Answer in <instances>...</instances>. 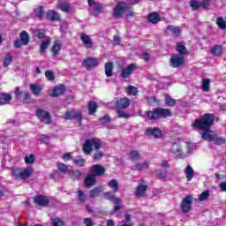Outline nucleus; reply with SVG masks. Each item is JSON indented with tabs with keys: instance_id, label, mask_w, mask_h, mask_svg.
<instances>
[{
	"instance_id": "nucleus-1",
	"label": "nucleus",
	"mask_w": 226,
	"mask_h": 226,
	"mask_svg": "<svg viewBox=\"0 0 226 226\" xmlns=\"http://www.w3.org/2000/svg\"><path fill=\"white\" fill-rule=\"evenodd\" d=\"M215 114L206 113L200 118L195 119L192 123V130H200L202 132L201 137L207 142H213L216 132L211 130V126L215 124Z\"/></svg>"
},
{
	"instance_id": "nucleus-2",
	"label": "nucleus",
	"mask_w": 226,
	"mask_h": 226,
	"mask_svg": "<svg viewBox=\"0 0 226 226\" xmlns=\"http://www.w3.org/2000/svg\"><path fill=\"white\" fill-rule=\"evenodd\" d=\"M147 117L150 121H158V119H167L172 117V111L169 109L155 108L147 112Z\"/></svg>"
},
{
	"instance_id": "nucleus-3",
	"label": "nucleus",
	"mask_w": 226,
	"mask_h": 226,
	"mask_svg": "<svg viewBox=\"0 0 226 226\" xmlns=\"http://www.w3.org/2000/svg\"><path fill=\"white\" fill-rule=\"evenodd\" d=\"M102 146L103 142L98 138L87 139L82 146V151L85 154L89 155L93 153V149H101Z\"/></svg>"
},
{
	"instance_id": "nucleus-4",
	"label": "nucleus",
	"mask_w": 226,
	"mask_h": 226,
	"mask_svg": "<svg viewBox=\"0 0 226 226\" xmlns=\"http://www.w3.org/2000/svg\"><path fill=\"white\" fill-rule=\"evenodd\" d=\"M63 119H65L66 121H72V119H76L78 125L82 126V111L79 109H73L65 111V113L63 115Z\"/></svg>"
},
{
	"instance_id": "nucleus-5",
	"label": "nucleus",
	"mask_w": 226,
	"mask_h": 226,
	"mask_svg": "<svg viewBox=\"0 0 226 226\" xmlns=\"http://www.w3.org/2000/svg\"><path fill=\"white\" fill-rule=\"evenodd\" d=\"M35 116L41 123H44L45 124H52V116L50 115V112L43 109H37Z\"/></svg>"
},
{
	"instance_id": "nucleus-6",
	"label": "nucleus",
	"mask_w": 226,
	"mask_h": 226,
	"mask_svg": "<svg viewBox=\"0 0 226 226\" xmlns=\"http://www.w3.org/2000/svg\"><path fill=\"white\" fill-rule=\"evenodd\" d=\"M133 102L130 100L128 97H122L116 101L115 102V109H117V110H124L132 105Z\"/></svg>"
},
{
	"instance_id": "nucleus-7",
	"label": "nucleus",
	"mask_w": 226,
	"mask_h": 226,
	"mask_svg": "<svg viewBox=\"0 0 226 226\" xmlns=\"http://www.w3.org/2000/svg\"><path fill=\"white\" fill-rule=\"evenodd\" d=\"M185 63L186 59H185V56L177 54L173 55L170 60L171 68H179V66H183Z\"/></svg>"
},
{
	"instance_id": "nucleus-8",
	"label": "nucleus",
	"mask_w": 226,
	"mask_h": 226,
	"mask_svg": "<svg viewBox=\"0 0 226 226\" xmlns=\"http://www.w3.org/2000/svg\"><path fill=\"white\" fill-rule=\"evenodd\" d=\"M128 10L126 6V3L124 2H118L116 7L113 10V17L114 19H121L123 14Z\"/></svg>"
},
{
	"instance_id": "nucleus-9",
	"label": "nucleus",
	"mask_w": 226,
	"mask_h": 226,
	"mask_svg": "<svg viewBox=\"0 0 226 226\" xmlns=\"http://www.w3.org/2000/svg\"><path fill=\"white\" fill-rule=\"evenodd\" d=\"M89 172L95 177H102V176H105L107 170L102 164H94L89 168Z\"/></svg>"
},
{
	"instance_id": "nucleus-10",
	"label": "nucleus",
	"mask_w": 226,
	"mask_h": 226,
	"mask_svg": "<svg viewBox=\"0 0 226 226\" xmlns=\"http://www.w3.org/2000/svg\"><path fill=\"white\" fill-rule=\"evenodd\" d=\"M192 204H193V197L189 194L181 202V209L184 215L192 211Z\"/></svg>"
},
{
	"instance_id": "nucleus-11",
	"label": "nucleus",
	"mask_w": 226,
	"mask_h": 226,
	"mask_svg": "<svg viewBox=\"0 0 226 226\" xmlns=\"http://www.w3.org/2000/svg\"><path fill=\"white\" fill-rule=\"evenodd\" d=\"M83 66L87 70H93L100 64V61L96 57L88 56L83 60Z\"/></svg>"
},
{
	"instance_id": "nucleus-12",
	"label": "nucleus",
	"mask_w": 226,
	"mask_h": 226,
	"mask_svg": "<svg viewBox=\"0 0 226 226\" xmlns=\"http://www.w3.org/2000/svg\"><path fill=\"white\" fill-rule=\"evenodd\" d=\"M145 135L154 137V139H162L163 132H162V129L158 127H148L145 132Z\"/></svg>"
},
{
	"instance_id": "nucleus-13",
	"label": "nucleus",
	"mask_w": 226,
	"mask_h": 226,
	"mask_svg": "<svg viewBox=\"0 0 226 226\" xmlns=\"http://www.w3.org/2000/svg\"><path fill=\"white\" fill-rule=\"evenodd\" d=\"M137 70V64H130L125 68L121 70V77L122 79H128L131 75L133 74V72Z\"/></svg>"
},
{
	"instance_id": "nucleus-14",
	"label": "nucleus",
	"mask_w": 226,
	"mask_h": 226,
	"mask_svg": "<svg viewBox=\"0 0 226 226\" xmlns=\"http://www.w3.org/2000/svg\"><path fill=\"white\" fill-rule=\"evenodd\" d=\"M34 202L36 204V206H40L41 207H47L49 204H50V200H49V198L44 195H37L34 198Z\"/></svg>"
},
{
	"instance_id": "nucleus-15",
	"label": "nucleus",
	"mask_w": 226,
	"mask_h": 226,
	"mask_svg": "<svg viewBox=\"0 0 226 226\" xmlns=\"http://www.w3.org/2000/svg\"><path fill=\"white\" fill-rule=\"evenodd\" d=\"M66 91V88L64 87V85H60L58 87H55L52 89V92L50 94V96L52 98H58V96H63Z\"/></svg>"
},
{
	"instance_id": "nucleus-16",
	"label": "nucleus",
	"mask_w": 226,
	"mask_h": 226,
	"mask_svg": "<svg viewBox=\"0 0 226 226\" xmlns=\"http://www.w3.org/2000/svg\"><path fill=\"white\" fill-rule=\"evenodd\" d=\"M61 47H63V41L56 40L54 41V44L51 48V52L54 57H57L61 52Z\"/></svg>"
},
{
	"instance_id": "nucleus-17",
	"label": "nucleus",
	"mask_w": 226,
	"mask_h": 226,
	"mask_svg": "<svg viewBox=\"0 0 226 226\" xmlns=\"http://www.w3.org/2000/svg\"><path fill=\"white\" fill-rule=\"evenodd\" d=\"M47 15L48 20H50L51 22H60L61 20V14L54 10H49Z\"/></svg>"
},
{
	"instance_id": "nucleus-18",
	"label": "nucleus",
	"mask_w": 226,
	"mask_h": 226,
	"mask_svg": "<svg viewBox=\"0 0 226 226\" xmlns=\"http://www.w3.org/2000/svg\"><path fill=\"white\" fill-rule=\"evenodd\" d=\"M34 170L33 168H26L21 170L19 175V179L26 181V179H29L31 176H33Z\"/></svg>"
},
{
	"instance_id": "nucleus-19",
	"label": "nucleus",
	"mask_w": 226,
	"mask_h": 226,
	"mask_svg": "<svg viewBox=\"0 0 226 226\" xmlns=\"http://www.w3.org/2000/svg\"><path fill=\"white\" fill-rule=\"evenodd\" d=\"M96 184V177L93 175V173H90L87 175L84 180V185L87 188H89L90 186H93Z\"/></svg>"
},
{
	"instance_id": "nucleus-20",
	"label": "nucleus",
	"mask_w": 226,
	"mask_h": 226,
	"mask_svg": "<svg viewBox=\"0 0 226 226\" xmlns=\"http://www.w3.org/2000/svg\"><path fill=\"white\" fill-rule=\"evenodd\" d=\"M80 40L85 45L86 49H93L94 42L93 40L89 38V35L86 34H81Z\"/></svg>"
},
{
	"instance_id": "nucleus-21",
	"label": "nucleus",
	"mask_w": 226,
	"mask_h": 226,
	"mask_svg": "<svg viewBox=\"0 0 226 226\" xmlns=\"http://www.w3.org/2000/svg\"><path fill=\"white\" fill-rule=\"evenodd\" d=\"M12 100L13 96L11 94L6 93L0 94V105H8Z\"/></svg>"
},
{
	"instance_id": "nucleus-22",
	"label": "nucleus",
	"mask_w": 226,
	"mask_h": 226,
	"mask_svg": "<svg viewBox=\"0 0 226 226\" xmlns=\"http://www.w3.org/2000/svg\"><path fill=\"white\" fill-rule=\"evenodd\" d=\"M104 199H106V200L113 202V204H121L122 202V200L119 198L116 197V195L110 192H104Z\"/></svg>"
},
{
	"instance_id": "nucleus-23",
	"label": "nucleus",
	"mask_w": 226,
	"mask_h": 226,
	"mask_svg": "<svg viewBox=\"0 0 226 226\" xmlns=\"http://www.w3.org/2000/svg\"><path fill=\"white\" fill-rule=\"evenodd\" d=\"M147 20L150 24H158V22H162V18H160L158 12H150L147 16Z\"/></svg>"
},
{
	"instance_id": "nucleus-24",
	"label": "nucleus",
	"mask_w": 226,
	"mask_h": 226,
	"mask_svg": "<svg viewBox=\"0 0 226 226\" xmlns=\"http://www.w3.org/2000/svg\"><path fill=\"white\" fill-rule=\"evenodd\" d=\"M87 110L89 116H94L98 110V104L94 101H89L87 103Z\"/></svg>"
},
{
	"instance_id": "nucleus-25",
	"label": "nucleus",
	"mask_w": 226,
	"mask_h": 226,
	"mask_svg": "<svg viewBox=\"0 0 226 226\" xmlns=\"http://www.w3.org/2000/svg\"><path fill=\"white\" fill-rule=\"evenodd\" d=\"M104 71L106 77H112L114 74V64L112 62H107L104 65Z\"/></svg>"
},
{
	"instance_id": "nucleus-26",
	"label": "nucleus",
	"mask_w": 226,
	"mask_h": 226,
	"mask_svg": "<svg viewBox=\"0 0 226 226\" xmlns=\"http://www.w3.org/2000/svg\"><path fill=\"white\" fill-rule=\"evenodd\" d=\"M41 85L39 84H30V91L34 94V96H40L41 94Z\"/></svg>"
},
{
	"instance_id": "nucleus-27",
	"label": "nucleus",
	"mask_w": 226,
	"mask_h": 226,
	"mask_svg": "<svg viewBox=\"0 0 226 226\" xmlns=\"http://www.w3.org/2000/svg\"><path fill=\"white\" fill-rule=\"evenodd\" d=\"M19 38L22 45H29V41L31 39L29 37V34L26 30H23L20 33Z\"/></svg>"
},
{
	"instance_id": "nucleus-28",
	"label": "nucleus",
	"mask_w": 226,
	"mask_h": 226,
	"mask_svg": "<svg viewBox=\"0 0 226 226\" xmlns=\"http://www.w3.org/2000/svg\"><path fill=\"white\" fill-rule=\"evenodd\" d=\"M185 174L187 181H192L195 176V171L193 170V168H192L190 165H187L185 169Z\"/></svg>"
},
{
	"instance_id": "nucleus-29",
	"label": "nucleus",
	"mask_w": 226,
	"mask_h": 226,
	"mask_svg": "<svg viewBox=\"0 0 226 226\" xmlns=\"http://www.w3.org/2000/svg\"><path fill=\"white\" fill-rule=\"evenodd\" d=\"M93 6L94 11L92 12V15L94 17H98L102 13V10H103V7L102 6V4L98 2H94Z\"/></svg>"
},
{
	"instance_id": "nucleus-30",
	"label": "nucleus",
	"mask_w": 226,
	"mask_h": 226,
	"mask_svg": "<svg viewBox=\"0 0 226 226\" xmlns=\"http://www.w3.org/2000/svg\"><path fill=\"white\" fill-rule=\"evenodd\" d=\"M135 170H138L139 172H142V170H146L149 169V162L146 161L144 162H137L134 165Z\"/></svg>"
},
{
	"instance_id": "nucleus-31",
	"label": "nucleus",
	"mask_w": 226,
	"mask_h": 226,
	"mask_svg": "<svg viewBox=\"0 0 226 226\" xmlns=\"http://www.w3.org/2000/svg\"><path fill=\"white\" fill-rule=\"evenodd\" d=\"M147 192V185H139L136 188L135 196L136 197H142Z\"/></svg>"
},
{
	"instance_id": "nucleus-32",
	"label": "nucleus",
	"mask_w": 226,
	"mask_h": 226,
	"mask_svg": "<svg viewBox=\"0 0 226 226\" xmlns=\"http://www.w3.org/2000/svg\"><path fill=\"white\" fill-rule=\"evenodd\" d=\"M176 47L177 52H178L180 56H185L188 54V49H186V46H185L183 42H177Z\"/></svg>"
},
{
	"instance_id": "nucleus-33",
	"label": "nucleus",
	"mask_w": 226,
	"mask_h": 226,
	"mask_svg": "<svg viewBox=\"0 0 226 226\" xmlns=\"http://www.w3.org/2000/svg\"><path fill=\"white\" fill-rule=\"evenodd\" d=\"M11 63H13V56H11V53L8 52V53H6L5 56L4 57L3 66L4 68H8V66H10V64H11Z\"/></svg>"
},
{
	"instance_id": "nucleus-34",
	"label": "nucleus",
	"mask_w": 226,
	"mask_h": 226,
	"mask_svg": "<svg viewBox=\"0 0 226 226\" xmlns=\"http://www.w3.org/2000/svg\"><path fill=\"white\" fill-rule=\"evenodd\" d=\"M167 29H168V31L172 33V34H174V36H176L177 38L181 36V28H179L178 26L169 25L167 26Z\"/></svg>"
},
{
	"instance_id": "nucleus-35",
	"label": "nucleus",
	"mask_w": 226,
	"mask_h": 226,
	"mask_svg": "<svg viewBox=\"0 0 226 226\" xmlns=\"http://www.w3.org/2000/svg\"><path fill=\"white\" fill-rule=\"evenodd\" d=\"M211 54H213V56H222V54H223V48L222 47V45H215L211 49H210Z\"/></svg>"
},
{
	"instance_id": "nucleus-36",
	"label": "nucleus",
	"mask_w": 226,
	"mask_h": 226,
	"mask_svg": "<svg viewBox=\"0 0 226 226\" xmlns=\"http://www.w3.org/2000/svg\"><path fill=\"white\" fill-rule=\"evenodd\" d=\"M172 153L176 154V156H183V148L179 143L173 144Z\"/></svg>"
},
{
	"instance_id": "nucleus-37",
	"label": "nucleus",
	"mask_w": 226,
	"mask_h": 226,
	"mask_svg": "<svg viewBox=\"0 0 226 226\" xmlns=\"http://www.w3.org/2000/svg\"><path fill=\"white\" fill-rule=\"evenodd\" d=\"M108 186L111 188L113 193H117V192H119V183H117V180L116 179L110 180Z\"/></svg>"
},
{
	"instance_id": "nucleus-38",
	"label": "nucleus",
	"mask_w": 226,
	"mask_h": 226,
	"mask_svg": "<svg viewBox=\"0 0 226 226\" xmlns=\"http://www.w3.org/2000/svg\"><path fill=\"white\" fill-rule=\"evenodd\" d=\"M34 13L35 14V17H37V19H39V20H43V16L45 15L44 7L40 6L37 9H34Z\"/></svg>"
},
{
	"instance_id": "nucleus-39",
	"label": "nucleus",
	"mask_w": 226,
	"mask_h": 226,
	"mask_svg": "<svg viewBox=\"0 0 226 226\" xmlns=\"http://www.w3.org/2000/svg\"><path fill=\"white\" fill-rule=\"evenodd\" d=\"M50 45V38H48L45 41H42L41 43V48H40V54L43 56L45 54V50L49 49V46Z\"/></svg>"
},
{
	"instance_id": "nucleus-40",
	"label": "nucleus",
	"mask_w": 226,
	"mask_h": 226,
	"mask_svg": "<svg viewBox=\"0 0 226 226\" xmlns=\"http://www.w3.org/2000/svg\"><path fill=\"white\" fill-rule=\"evenodd\" d=\"M34 38H39V40H43L45 38V30L37 28L33 31Z\"/></svg>"
},
{
	"instance_id": "nucleus-41",
	"label": "nucleus",
	"mask_w": 226,
	"mask_h": 226,
	"mask_svg": "<svg viewBox=\"0 0 226 226\" xmlns=\"http://www.w3.org/2000/svg\"><path fill=\"white\" fill-rule=\"evenodd\" d=\"M211 84L210 79H203L201 83V89L205 93H209V85Z\"/></svg>"
},
{
	"instance_id": "nucleus-42",
	"label": "nucleus",
	"mask_w": 226,
	"mask_h": 226,
	"mask_svg": "<svg viewBox=\"0 0 226 226\" xmlns=\"http://www.w3.org/2000/svg\"><path fill=\"white\" fill-rule=\"evenodd\" d=\"M51 226H66V222L59 217H55L51 219Z\"/></svg>"
},
{
	"instance_id": "nucleus-43",
	"label": "nucleus",
	"mask_w": 226,
	"mask_h": 226,
	"mask_svg": "<svg viewBox=\"0 0 226 226\" xmlns=\"http://www.w3.org/2000/svg\"><path fill=\"white\" fill-rule=\"evenodd\" d=\"M100 193H102V187H94L89 192V195L92 199H96V197H100Z\"/></svg>"
},
{
	"instance_id": "nucleus-44",
	"label": "nucleus",
	"mask_w": 226,
	"mask_h": 226,
	"mask_svg": "<svg viewBox=\"0 0 226 226\" xmlns=\"http://www.w3.org/2000/svg\"><path fill=\"white\" fill-rule=\"evenodd\" d=\"M165 104L169 107H174L176 105V99L170 96L169 94H164Z\"/></svg>"
},
{
	"instance_id": "nucleus-45",
	"label": "nucleus",
	"mask_w": 226,
	"mask_h": 226,
	"mask_svg": "<svg viewBox=\"0 0 226 226\" xmlns=\"http://www.w3.org/2000/svg\"><path fill=\"white\" fill-rule=\"evenodd\" d=\"M200 8L207 11L211 8V0H201L200 1Z\"/></svg>"
},
{
	"instance_id": "nucleus-46",
	"label": "nucleus",
	"mask_w": 226,
	"mask_h": 226,
	"mask_svg": "<svg viewBox=\"0 0 226 226\" xmlns=\"http://www.w3.org/2000/svg\"><path fill=\"white\" fill-rule=\"evenodd\" d=\"M58 10L64 11V13H70V4L66 3H59L57 4Z\"/></svg>"
},
{
	"instance_id": "nucleus-47",
	"label": "nucleus",
	"mask_w": 226,
	"mask_h": 226,
	"mask_svg": "<svg viewBox=\"0 0 226 226\" xmlns=\"http://www.w3.org/2000/svg\"><path fill=\"white\" fill-rule=\"evenodd\" d=\"M212 142H214V144H216V146H222V144H225L226 139L223 137H218V134L215 133Z\"/></svg>"
},
{
	"instance_id": "nucleus-48",
	"label": "nucleus",
	"mask_w": 226,
	"mask_h": 226,
	"mask_svg": "<svg viewBox=\"0 0 226 226\" xmlns=\"http://www.w3.org/2000/svg\"><path fill=\"white\" fill-rule=\"evenodd\" d=\"M130 159L132 162H139V160H140V153L137 150H132L130 152Z\"/></svg>"
},
{
	"instance_id": "nucleus-49",
	"label": "nucleus",
	"mask_w": 226,
	"mask_h": 226,
	"mask_svg": "<svg viewBox=\"0 0 226 226\" xmlns=\"http://www.w3.org/2000/svg\"><path fill=\"white\" fill-rule=\"evenodd\" d=\"M56 168L58 169L59 172L62 174H67L68 173V165L63 163V162H57Z\"/></svg>"
},
{
	"instance_id": "nucleus-50",
	"label": "nucleus",
	"mask_w": 226,
	"mask_h": 226,
	"mask_svg": "<svg viewBox=\"0 0 226 226\" xmlns=\"http://www.w3.org/2000/svg\"><path fill=\"white\" fill-rule=\"evenodd\" d=\"M127 94L132 95V96H137L139 94V89L133 86H129L126 88Z\"/></svg>"
},
{
	"instance_id": "nucleus-51",
	"label": "nucleus",
	"mask_w": 226,
	"mask_h": 226,
	"mask_svg": "<svg viewBox=\"0 0 226 226\" xmlns=\"http://www.w3.org/2000/svg\"><path fill=\"white\" fill-rule=\"evenodd\" d=\"M216 25L219 27V29H222V30L226 29V20H224L223 18L222 17L217 18Z\"/></svg>"
},
{
	"instance_id": "nucleus-52",
	"label": "nucleus",
	"mask_w": 226,
	"mask_h": 226,
	"mask_svg": "<svg viewBox=\"0 0 226 226\" xmlns=\"http://www.w3.org/2000/svg\"><path fill=\"white\" fill-rule=\"evenodd\" d=\"M124 218H125V221L121 226H133V222H132V215L125 214Z\"/></svg>"
},
{
	"instance_id": "nucleus-53",
	"label": "nucleus",
	"mask_w": 226,
	"mask_h": 226,
	"mask_svg": "<svg viewBox=\"0 0 226 226\" xmlns=\"http://www.w3.org/2000/svg\"><path fill=\"white\" fill-rule=\"evenodd\" d=\"M209 195H210L209 190L204 191L199 196L200 202H204V200H207V199H209Z\"/></svg>"
},
{
	"instance_id": "nucleus-54",
	"label": "nucleus",
	"mask_w": 226,
	"mask_h": 226,
	"mask_svg": "<svg viewBox=\"0 0 226 226\" xmlns=\"http://www.w3.org/2000/svg\"><path fill=\"white\" fill-rule=\"evenodd\" d=\"M102 158H103V152L97 150L93 154V160L94 162H100V160H102Z\"/></svg>"
},
{
	"instance_id": "nucleus-55",
	"label": "nucleus",
	"mask_w": 226,
	"mask_h": 226,
	"mask_svg": "<svg viewBox=\"0 0 226 226\" xmlns=\"http://www.w3.org/2000/svg\"><path fill=\"white\" fill-rule=\"evenodd\" d=\"M189 4H190L191 8H192V10H194V11H197V10H199L200 8V2H199L197 0H190Z\"/></svg>"
},
{
	"instance_id": "nucleus-56",
	"label": "nucleus",
	"mask_w": 226,
	"mask_h": 226,
	"mask_svg": "<svg viewBox=\"0 0 226 226\" xmlns=\"http://www.w3.org/2000/svg\"><path fill=\"white\" fill-rule=\"evenodd\" d=\"M45 77L47 79V80H49L50 82H52L53 80H56V75L54 74V72L52 71H46L45 72Z\"/></svg>"
},
{
	"instance_id": "nucleus-57",
	"label": "nucleus",
	"mask_w": 226,
	"mask_h": 226,
	"mask_svg": "<svg viewBox=\"0 0 226 226\" xmlns=\"http://www.w3.org/2000/svg\"><path fill=\"white\" fill-rule=\"evenodd\" d=\"M11 176L12 177H16V179H20V172L19 168H11Z\"/></svg>"
},
{
	"instance_id": "nucleus-58",
	"label": "nucleus",
	"mask_w": 226,
	"mask_h": 226,
	"mask_svg": "<svg viewBox=\"0 0 226 226\" xmlns=\"http://www.w3.org/2000/svg\"><path fill=\"white\" fill-rule=\"evenodd\" d=\"M77 195H78V200L79 202H86V193H84V191L79 190L77 191Z\"/></svg>"
},
{
	"instance_id": "nucleus-59",
	"label": "nucleus",
	"mask_w": 226,
	"mask_h": 226,
	"mask_svg": "<svg viewBox=\"0 0 226 226\" xmlns=\"http://www.w3.org/2000/svg\"><path fill=\"white\" fill-rule=\"evenodd\" d=\"M21 96H23L24 98V103H31V94H29V92H23V94Z\"/></svg>"
},
{
	"instance_id": "nucleus-60",
	"label": "nucleus",
	"mask_w": 226,
	"mask_h": 226,
	"mask_svg": "<svg viewBox=\"0 0 226 226\" xmlns=\"http://www.w3.org/2000/svg\"><path fill=\"white\" fill-rule=\"evenodd\" d=\"M75 165H78V167H84L86 165V159L82 157H79L78 159L74 160Z\"/></svg>"
},
{
	"instance_id": "nucleus-61",
	"label": "nucleus",
	"mask_w": 226,
	"mask_h": 226,
	"mask_svg": "<svg viewBox=\"0 0 226 226\" xmlns=\"http://www.w3.org/2000/svg\"><path fill=\"white\" fill-rule=\"evenodd\" d=\"M117 114H118V117H120V119H129V117H130V114H128L121 109H117Z\"/></svg>"
},
{
	"instance_id": "nucleus-62",
	"label": "nucleus",
	"mask_w": 226,
	"mask_h": 226,
	"mask_svg": "<svg viewBox=\"0 0 226 226\" xmlns=\"http://www.w3.org/2000/svg\"><path fill=\"white\" fill-rule=\"evenodd\" d=\"M38 140L41 144H48L49 140H50V137L42 134L41 138L38 139Z\"/></svg>"
},
{
	"instance_id": "nucleus-63",
	"label": "nucleus",
	"mask_w": 226,
	"mask_h": 226,
	"mask_svg": "<svg viewBox=\"0 0 226 226\" xmlns=\"http://www.w3.org/2000/svg\"><path fill=\"white\" fill-rule=\"evenodd\" d=\"M35 158L34 154H30L29 156H25V163L26 165H31L34 162Z\"/></svg>"
},
{
	"instance_id": "nucleus-64",
	"label": "nucleus",
	"mask_w": 226,
	"mask_h": 226,
	"mask_svg": "<svg viewBox=\"0 0 226 226\" xmlns=\"http://www.w3.org/2000/svg\"><path fill=\"white\" fill-rule=\"evenodd\" d=\"M84 224L86 226H94V222H93V219H91L89 217L84 219Z\"/></svg>"
}]
</instances>
